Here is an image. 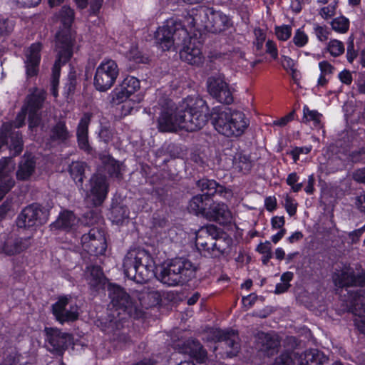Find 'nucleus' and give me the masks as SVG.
I'll return each instance as SVG.
<instances>
[{"mask_svg":"<svg viewBox=\"0 0 365 365\" xmlns=\"http://www.w3.org/2000/svg\"><path fill=\"white\" fill-rule=\"evenodd\" d=\"M174 265L179 267L178 275H181V279L183 284H185L196 277L198 267L190 260L179 257L174 259Z\"/></svg>","mask_w":365,"mask_h":365,"instance_id":"obj_29","label":"nucleus"},{"mask_svg":"<svg viewBox=\"0 0 365 365\" xmlns=\"http://www.w3.org/2000/svg\"><path fill=\"white\" fill-rule=\"evenodd\" d=\"M46 97V91L38 88H34L31 93L26 96L23 108L28 112L30 128L37 127L40 124V110L43 106Z\"/></svg>","mask_w":365,"mask_h":365,"instance_id":"obj_11","label":"nucleus"},{"mask_svg":"<svg viewBox=\"0 0 365 365\" xmlns=\"http://www.w3.org/2000/svg\"><path fill=\"white\" fill-rule=\"evenodd\" d=\"M86 168V163L78 161L73 162L69 165L68 172L73 180L79 187H82L83 185Z\"/></svg>","mask_w":365,"mask_h":365,"instance_id":"obj_41","label":"nucleus"},{"mask_svg":"<svg viewBox=\"0 0 365 365\" xmlns=\"http://www.w3.org/2000/svg\"><path fill=\"white\" fill-rule=\"evenodd\" d=\"M184 351L200 361H202L207 356L206 351L197 340H187L185 342Z\"/></svg>","mask_w":365,"mask_h":365,"instance_id":"obj_38","label":"nucleus"},{"mask_svg":"<svg viewBox=\"0 0 365 365\" xmlns=\"http://www.w3.org/2000/svg\"><path fill=\"white\" fill-rule=\"evenodd\" d=\"M81 244L83 250L91 255H103L107 247L103 230L98 227L90 229L88 233L81 236Z\"/></svg>","mask_w":365,"mask_h":365,"instance_id":"obj_12","label":"nucleus"},{"mask_svg":"<svg viewBox=\"0 0 365 365\" xmlns=\"http://www.w3.org/2000/svg\"><path fill=\"white\" fill-rule=\"evenodd\" d=\"M275 34L279 40L287 41L291 36L292 28L289 25L277 26L275 28Z\"/></svg>","mask_w":365,"mask_h":365,"instance_id":"obj_49","label":"nucleus"},{"mask_svg":"<svg viewBox=\"0 0 365 365\" xmlns=\"http://www.w3.org/2000/svg\"><path fill=\"white\" fill-rule=\"evenodd\" d=\"M46 346L47 349L58 356H62L73 339L72 335L57 329L46 328Z\"/></svg>","mask_w":365,"mask_h":365,"instance_id":"obj_14","label":"nucleus"},{"mask_svg":"<svg viewBox=\"0 0 365 365\" xmlns=\"http://www.w3.org/2000/svg\"><path fill=\"white\" fill-rule=\"evenodd\" d=\"M112 215L114 220L119 223L123 221V220L128 218V210L122 206H116L112 209Z\"/></svg>","mask_w":365,"mask_h":365,"instance_id":"obj_48","label":"nucleus"},{"mask_svg":"<svg viewBox=\"0 0 365 365\" xmlns=\"http://www.w3.org/2000/svg\"><path fill=\"white\" fill-rule=\"evenodd\" d=\"M217 235V228L216 226L211 225L202 227L197 235L196 245L210 255L214 238Z\"/></svg>","mask_w":365,"mask_h":365,"instance_id":"obj_27","label":"nucleus"},{"mask_svg":"<svg viewBox=\"0 0 365 365\" xmlns=\"http://www.w3.org/2000/svg\"><path fill=\"white\" fill-rule=\"evenodd\" d=\"M238 340L237 333L233 330L225 331L220 334L219 337L220 346L226 349L227 356H235L239 352L240 344Z\"/></svg>","mask_w":365,"mask_h":365,"instance_id":"obj_28","label":"nucleus"},{"mask_svg":"<svg viewBox=\"0 0 365 365\" xmlns=\"http://www.w3.org/2000/svg\"><path fill=\"white\" fill-rule=\"evenodd\" d=\"M174 259L164 262L159 273V279L168 286L182 285L181 275H178V267L174 265Z\"/></svg>","mask_w":365,"mask_h":365,"instance_id":"obj_23","label":"nucleus"},{"mask_svg":"<svg viewBox=\"0 0 365 365\" xmlns=\"http://www.w3.org/2000/svg\"><path fill=\"white\" fill-rule=\"evenodd\" d=\"M69 138V132L63 121H58L50 130L49 140L51 142L62 143Z\"/></svg>","mask_w":365,"mask_h":365,"instance_id":"obj_37","label":"nucleus"},{"mask_svg":"<svg viewBox=\"0 0 365 365\" xmlns=\"http://www.w3.org/2000/svg\"><path fill=\"white\" fill-rule=\"evenodd\" d=\"M118 74L119 69L115 61L104 60L96 68L93 85L96 90L106 91L113 86Z\"/></svg>","mask_w":365,"mask_h":365,"instance_id":"obj_7","label":"nucleus"},{"mask_svg":"<svg viewBox=\"0 0 365 365\" xmlns=\"http://www.w3.org/2000/svg\"><path fill=\"white\" fill-rule=\"evenodd\" d=\"M299 365H324L329 359L317 349L304 351L299 357Z\"/></svg>","mask_w":365,"mask_h":365,"instance_id":"obj_34","label":"nucleus"},{"mask_svg":"<svg viewBox=\"0 0 365 365\" xmlns=\"http://www.w3.org/2000/svg\"><path fill=\"white\" fill-rule=\"evenodd\" d=\"M86 280L91 288L98 290L104 286L106 277L101 268L97 265H93L87 268Z\"/></svg>","mask_w":365,"mask_h":365,"instance_id":"obj_33","label":"nucleus"},{"mask_svg":"<svg viewBox=\"0 0 365 365\" xmlns=\"http://www.w3.org/2000/svg\"><path fill=\"white\" fill-rule=\"evenodd\" d=\"M48 217L47 210L38 204H31L21 212L16 222L19 228L26 229L45 224Z\"/></svg>","mask_w":365,"mask_h":365,"instance_id":"obj_9","label":"nucleus"},{"mask_svg":"<svg viewBox=\"0 0 365 365\" xmlns=\"http://www.w3.org/2000/svg\"><path fill=\"white\" fill-rule=\"evenodd\" d=\"M157 118V128L161 133H175L180 130L178 110L170 99H165Z\"/></svg>","mask_w":365,"mask_h":365,"instance_id":"obj_10","label":"nucleus"},{"mask_svg":"<svg viewBox=\"0 0 365 365\" xmlns=\"http://www.w3.org/2000/svg\"><path fill=\"white\" fill-rule=\"evenodd\" d=\"M282 67L286 70V71H289L290 70L291 71H294V66H295V63L294 61L289 57L288 56H282Z\"/></svg>","mask_w":365,"mask_h":365,"instance_id":"obj_57","label":"nucleus"},{"mask_svg":"<svg viewBox=\"0 0 365 365\" xmlns=\"http://www.w3.org/2000/svg\"><path fill=\"white\" fill-rule=\"evenodd\" d=\"M266 53L269 54L274 59L277 58L278 57V51L276 46V43L271 40H268L266 42Z\"/></svg>","mask_w":365,"mask_h":365,"instance_id":"obj_54","label":"nucleus"},{"mask_svg":"<svg viewBox=\"0 0 365 365\" xmlns=\"http://www.w3.org/2000/svg\"><path fill=\"white\" fill-rule=\"evenodd\" d=\"M180 57L182 61L194 66H198L203 62L201 48L190 41L180 51Z\"/></svg>","mask_w":365,"mask_h":365,"instance_id":"obj_31","label":"nucleus"},{"mask_svg":"<svg viewBox=\"0 0 365 365\" xmlns=\"http://www.w3.org/2000/svg\"><path fill=\"white\" fill-rule=\"evenodd\" d=\"M207 88L210 95L218 102L227 105L233 102L229 85L221 75L209 77L207 80Z\"/></svg>","mask_w":365,"mask_h":365,"instance_id":"obj_13","label":"nucleus"},{"mask_svg":"<svg viewBox=\"0 0 365 365\" xmlns=\"http://www.w3.org/2000/svg\"><path fill=\"white\" fill-rule=\"evenodd\" d=\"M121 83L124 86L123 89L131 95L140 88V81L133 76L126 77Z\"/></svg>","mask_w":365,"mask_h":365,"instance_id":"obj_44","label":"nucleus"},{"mask_svg":"<svg viewBox=\"0 0 365 365\" xmlns=\"http://www.w3.org/2000/svg\"><path fill=\"white\" fill-rule=\"evenodd\" d=\"M68 299L66 297L60 298L58 302L52 305V312L57 321L61 324L64 322H73L78 317V307L76 305H70Z\"/></svg>","mask_w":365,"mask_h":365,"instance_id":"obj_20","label":"nucleus"},{"mask_svg":"<svg viewBox=\"0 0 365 365\" xmlns=\"http://www.w3.org/2000/svg\"><path fill=\"white\" fill-rule=\"evenodd\" d=\"M59 18L61 23L63 26V29L60 30L56 35V48H57V44L58 41V37L64 38L65 36L66 37H69L71 50L73 52V46H74V37L73 32L71 30V24L74 20V12L73 10L70 7L64 6L62 7L60 13Z\"/></svg>","mask_w":365,"mask_h":365,"instance_id":"obj_22","label":"nucleus"},{"mask_svg":"<svg viewBox=\"0 0 365 365\" xmlns=\"http://www.w3.org/2000/svg\"><path fill=\"white\" fill-rule=\"evenodd\" d=\"M294 110H292V112H290L287 115L281 118L279 120H274L273 123L275 125H278V126H281V127L284 126L289 121H291V120H292L294 119Z\"/></svg>","mask_w":365,"mask_h":365,"instance_id":"obj_56","label":"nucleus"},{"mask_svg":"<svg viewBox=\"0 0 365 365\" xmlns=\"http://www.w3.org/2000/svg\"><path fill=\"white\" fill-rule=\"evenodd\" d=\"M232 240L231 237L225 235H217L215 237L212 243L210 256L212 257H218L220 255L227 253L232 245Z\"/></svg>","mask_w":365,"mask_h":365,"instance_id":"obj_35","label":"nucleus"},{"mask_svg":"<svg viewBox=\"0 0 365 365\" xmlns=\"http://www.w3.org/2000/svg\"><path fill=\"white\" fill-rule=\"evenodd\" d=\"M299 177L296 173H290L287 179V183L292 187V189L294 192H299L303 187V183H297Z\"/></svg>","mask_w":365,"mask_h":365,"instance_id":"obj_52","label":"nucleus"},{"mask_svg":"<svg viewBox=\"0 0 365 365\" xmlns=\"http://www.w3.org/2000/svg\"><path fill=\"white\" fill-rule=\"evenodd\" d=\"M197 186L202 192L201 194L193 196L189 201L187 210L190 213L196 215H202L205 217L212 197H214L217 192H222V187L213 180L201 179L197 182Z\"/></svg>","mask_w":365,"mask_h":365,"instance_id":"obj_4","label":"nucleus"},{"mask_svg":"<svg viewBox=\"0 0 365 365\" xmlns=\"http://www.w3.org/2000/svg\"><path fill=\"white\" fill-rule=\"evenodd\" d=\"M292 41L295 46L302 47L305 46L308 41L307 35L300 29H297L294 35Z\"/></svg>","mask_w":365,"mask_h":365,"instance_id":"obj_51","label":"nucleus"},{"mask_svg":"<svg viewBox=\"0 0 365 365\" xmlns=\"http://www.w3.org/2000/svg\"><path fill=\"white\" fill-rule=\"evenodd\" d=\"M303 120L304 121H313L315 126L320 125V118L322 115L317 110H309L307 106H304L303 108Z\"/></svg>","mask_w":365,"mask_h":365,"instance_id":"obj_45","label":"nucleus"},{"mask_svg":"<svg viewBox=\"0 0 365 365\" xmlns=\"http://www.w3.org/2000/svg\"><path fill=\"white\" fill-rule=\"evenodd\" d=\"M210 8L198 7L192 9L184 16L185 26L190 28H196L197 30H205L208 31V23L210 20Z\"/></svg>","mask_w":365,"mask_h":365,"instance_id":"obj_17","label":"nucleus"},{"mask_svg":"<svg viewBox=\"0 0 365 365\" xmlns=\"http://www.w3.org/2000/svg\"><path fill=\"white\" fill-rule=\"evenodd\" d=\"M41 43H35L31 44L26 51L25 65L28 77H33L38 74L41 60Z\"/></svg>","mask_w":365,"mask_h":365,"instance_id":"obj_24","label":"nucleus"},{"mask_svg":"<svg viewBox=\"0 0 365 365\" xmlns=\"http://www.w3.org/2000/svg\"><path fill=\"white\" fill-rule=\"evenodd\" d=\"M180 130L193 132L202 128L209 118V108L200 97H188L178 108Z\"/></svg>","mask_w":365,"mask_h":365,"instance_id":"obj_3","label":"nucleus"},{"mask_svg":"<svg viewBox=\"0 0 365 365\" xmlns=\"http://www.w3.org/2000/svg\"><path fill=\"white\" fill-rule=\"evenodd\" d=\"M233 165L240 172L247 173L251 170L253 163L248 156L238 153L234 158Z\"/></svg>","mask_w":365,"mask_h":365,"instance_id":"obj_42","label":"nucleus"},{"mask_svg":"<svg viewBox=\"0 0 365 365\" xmlns=\"http://www.w3.org/2000/svg\"><path fill=\"white\" fill-rule=\"evenodd\" d=\"M123 85L120 83L113 91V99L115 98L118 103L123 102L131 96V94L127 93L126 90L123 89Z\"/></svg>","mask_w":365,"mask_h":365,"instance_id":"obj_50","label":"nucleus"},{"mask_svg":"<svg viewBox=\"0 0 365 365\" xmlns=\"http://www.w3.org/2000/svg\"><path fill=\"white\" fill-rule=\"evenodd\" d=\"M14 29V24L12 21L0 17V39L8 36Z\"/></svg>","mask_w":365,"mask_h":365,"instance_id":"obj_47","label":"nucleus"},{"mask_svg":"<svg viewBox=\"0 0 365 365\" xmlns=\"http://www.w3.org/2000/svg\"><path fill=\"white\" fill-rule=\"evenodd\" d=\"M108 292L111 303L117 310H122L128 317L134 319L140 317V311L138 309L130 295L123 288L116 284H109Z\"/></svg>","mask_w":365,"mask_h":365,"instance_id":"obj_8","label":"nucleus"},{"mask_svg":"<svg viewBox=\"0 0 365 365\" xmlns=\"http://www.w3.org/2000/svg\"><path fill=\"white\" fill-rule=\"evenodd\" d=\"M123 267L125 275L139 284L147 282L155 275V262L144 249L129 250L123 259Z\"/></svg>","mask_w":365,"mask_h":365,"instance_id":"obj_2","label":"nucleus"},{"mask_svg":"<svg viewBox=\"0 0 365 365\" xmlns=\"http://www.w3.org/2000/svg\"><path fill=\"white\" fill-rule=\"evenodd\" d=\"M187 36V30L180 23L170 19L165 25L158 28L155 32V38L163 51H168L174 44L180 45Z\"/></svg>","mask_w":365,"mask_h":365,"instance_id":"obj_5","label":"nucleus"},{"mask_svg":"<svg viewBox=\"0 0 365 365\" xmlns=\"http://www.w3.org/2000/svg\"><path fill=\"white\" fill-rule=\"evenodd\" d=\"M28 112L22 107L21 111L17 115L14 124L16 128H20L24 124L26 115Z\"/></svg>","mask_w":365,"mask_h":365,"instance_id":"obj_62","label":"nucleus"},{"mask_svg":"<svg viewBox=\"0 0 365 365\" xmlns=\"http://www.w3.org/2000/svg\"><path fill=\"white\" fill-rule=\"evenodd\" d=\"M297 204L294 202V200L287 195L284 200V207L290 216H293L296 214Z\"/></svg>","mask_w":365,"mask_h":365,"instance_id":"obj_53","label":"nucleus"},{"mask_svg":"<svg viewBox=\"0 0 365 365\" xmlns=\"http://www.w3.org/2000/svg\"><path fill=\"white\" fill-rule=\"evenodd\" d=\"M314 30H315V34H316L317 38L321 41H326L328 38L329 32L327 31V30L325 27L317 26L314 28Z\"/></svg>","mask_w":365,"mask_h":365,"instance_id":"obj_58","label":"nucleus"},{"mask_svg":"<svg viewBox=\"0 0 365 365\" xmlns=\"http://www.w3.org/2000/svg\"><path fill=\"white\" fill-rule=\"evenodd\" d=\"M328 51L331 56H339L344 52V43L336 39L331 40L328 44Z\"/></svg>","mask_w":365,"mask_h":365,"instance_id":"obj_46","label":"nucleus"},{"mask_svg":"<svg viewBox=\"0 0 365 365\" xmlns=\"http://www.w3.org/2000/svg\"><path fill=\"white\" fill-rule=\"evenodd\" d=\"M205 218L220 225H228L232 222V215L226 204L215 201L212 197L210 205L205 212Z\"/></svg>","mask_w":365,"mask_h":365,"instance_id":"obj_19","label":"nucleus"},{"mask_svg":"<svg viewBox=\"0 0 365 365\" xmlns=\"http://www.w3.org/2000/svg\"><path fill=\"white\" fill-rule=\"evenodd\" d=\"M340 81L346 85H350L352 82V76L349 71L344 70L339 74Z\"/></svg>","mask_w":365,"mask_h":365,"instance_id":"obj_59","label":"nucleus"},{"mask_svg":"<svg viewBox=\"0 0 365 365\" xmlns=\"http://www.w3.org/2000/svg\"><path fill=\"white\" fill-rule=\"evenodd\" d=\"M77 220L71 211L61 212L58 219L52 224L53 227L68 230L71 229L76 223Z\"/></svg>","mask_w":365,"mask_h":365,"instance_id":"obj_39","label":"nucleus"},{"mask_svg":"<svg viewBox=\"0 0 365 365\" xmlns=\"http://www.w3.org/2000/svg\"><path fill=\"white\" fill-rule=\"evenodd\" d=\"M285 220L283 216H275L272 218L271 224L273 229H282L284 225Z\"/></svg>","mask_w":365,"mask_h":365,"instance_id":"obj_60","label":"nucleus"},{"mask_svg":"<svg viewBox=\"0 0 365 365\" xmlns=\"http://www.w3.org/2000/svg\"><path fill=\"white\" fill-rule=\"evenodd\" d=\"M58 38L57 48H56L57 53L56 59L52 69L51 87H53V90L58 84L61 66L68 62L73 55L71 46H69L71 43L69 37L65 36L63 38Z\"/></svg>","mask_w":365,"mask_h":365,"instance_id":"obj_15","label":"nucleus"},{"mask_svg":"<svg viewBox=\"0 0 365 365\" xmlns=\"http://www.w3.org/2000/svg\"><path fill=\"white\" fill-rule=\"evenodd\" d=\"M210 115L216 130L227 137L242 135L250 124L243 112L224 106L214 107Z\"/></svg>","mask_w":365,"mask_h":365,"instance_id":"obj_1","label":"nucleus"},{"mask_svg":"<svg viewBox=\"0 0 365 365\" xmlns=\"http://www.w3.org/2000/svg\"><path fill=\"white\" fill-rule=\"evenodd\" d=\"M353 178L357 182L365 183V168L355 170L353 173Z\"/></svg>","mask_w":365,"mask_h":365,"instance_id":"obj_64","label":"nucleus"},{"mask_svg":"<svg viewBox=\"0 0 365 365\" xmlns=\"http://www.w3.org/2000/svg\"><path fill=\"white\" fill-rule=\"evenodd\" d=\"M100 138L108 143L113 139V132L108 128H102L99 132Z\"/></svg>","mask_w":365,"mask_h":365,"instance_id":"obj_55","label":"nucleus"},{"mask_svg":"<svg viewBox=\"0 0 365 365\" xmlns=\"http://www.w3.org/2000/svg\"><path fill=\"white\" fill-rule=\"evenodd\" d=\"M102 162L104 164L105 170L112 178L118 179L122 178V174L120 173V164L118 161L115 160L110 155H103L101 158Z\"/></svg>","mask_w":365,"mask_h":365,"instance_id":"obj_40","label":"nucleus"},{"mask_svg":"<svg viewBox=\"0 0 365 365\" xmlns=\"http://www.w3.org/2000/svg\"><path fill=\"white\" fill-rule=\"evenodd\" d=\"M349 26V21L344 16L335 18L331 21L332 29L339 33H346Z\"/></svg>","mask_w":365,"mask_h":365,"instance_id":"obj_43","label":"nucleus"},{"mask_svg":"<svg viewBox=\"0 0 365 365\" xmlns=\"http://www.w3.org/2000/svg\"><path fill=\"white\" fill-rule=\"evenodd\" d=\"M256 348L268 356L278 352L280 345L279 337L274 333L258 331L255 335Z\"/></svg>","mask_w":365,"mask_h":365,"instance_id":"obj_21","label":"nucleus"},{"mask_svg":"<svg viewBox=\"0 0 365 365\" xmlns=\"http://www.w3.org/2000/svg\"><path fill=\"white\" fill-rule=\"evenodd\" d=\"M91 117L92 115L91 113H84L80 120L76 130L78 147L88 153H90L92 150L88 142V126L91 123Z\"/></svg>","mask_w":365,"mask_h":365,"instance_id":"obj_26","label":"nucleus"},{"mask_svg":"<svg viewBox=\"0 0 365 365\" xmlns=\"http://www.w3.org/2000/svg\"><path fill=\"white\" fill-rule=\"evenodd\" d=\"M350 311L355 316V327L361 333L365 334V294L352 302Z\"/></svg>","mask_w":365,"mask_h":365,"instance_id":"obj_30","label":"nucleus"},{"mask_svg":"<svg viewBox=\"0 0 365 365\" xmlns=\"http://www.w3.org/2000/svg\"><path fill=\"white\" fill-rule=\"evenodd\" d=\"M276 361L284 365H290L292 362V355L287 351L282 353L280 356L276 359Z\"/></svg>","mask_w":365,"mask_h":365,"instance_id":"obj_61","label":"nucleus"},{"mask_svg":"<svg viewBox=\"0 0 365 365\" xmlns=\"http://www.w3.org/2000/svg\"><path fill=\"white\" fill-rule=\"evenodd\" d=\"M332 281L335 287L347 289L349 287H359L356 292L355 299L362 297L365 294V273L356 274L354 269L350 266H343L336 268L332 274Z\"/></svg>","mask_w":365,"mask_h":365,"instance_id":"obj_6","label":"nucleus"},{"mask_svg":"<svg viewBox=\"0 0 365 365\" xmlns=\"http://www.w3.org/2000/svg\"><path fill=\"white\" fill-rule=\"evenodd\" d=\"M36 168V161L31 155L24 154L21 158L16 171V178L24 181L30 178Z\"/></svg>","mask_w":365,"mask_h":365,"instance_id":"obj_32","label":"nucleus"},{"mask_svg":"<svg viewBox=\"0 0 365 365\" xmlns=\"http://www.w3.org/2000/svg\"><path fill=\"white\" fill-rule=\"evenodd\" d=\"M210 12L209 32L220 33L232 26V20L227 14L220 11H215L213 8H210Z\"/></svg>","mask_w":365,"mask_h":365,"instance_id":"obj_25","label":"nucleus"},{"mask_svg":"<svg viewBox=\"0 0 365 365\" xmlns=\"http://www.w3.org/2000/svg\"><path fill=\"white\" fill-rule=\"evenodd\" d=\"M257 250L262 254H269L272 252V245L269 241L265 242L264 243H260L257 248Z\"/></svg>","mask_w":365,"mask_h":365,"instance_id":"obj_63","label":"nucleus"},{"mask_svg":"<svg viewBox=\"0 0 365 365\" xmlns=\"http://www.w3.org/2000/svg\"><path fill=\"white\" fill-rule=\"evenodd\" d=\"M138 299L141 305L148 309L158 304L161 301V295L158 291L143 289L139 293Z\"/></svg>","mask_w":365,"mask_h":365,"instance_id":"obj_36","label":"nucleus"},{"mask_svg":"<svg viewBox=\"0 0 365 365\" xmlns=\"http://www.w3.org/2000/svg\"><path fill=\"white\" fill-rule=\"evenodd\" d=\"M30 245L29 237H17L13 235L4 236L0 240V253L13 256L26 250Z\"/></svg>","mask_w":365,"mask_h":365,"instance_id":"obj_18","label":"nucleus"},{"mask_svg":"<svg viewBox=\"0 0 365 365\" xmlns=\"http://www.w3.org/2000/svg\"><path fill=\"white\" fill-rule=\"evenodd\" d=\"M109 182L107 177L101 173H96L90 179V196L95 206L101 205L107 197Z\"/></svg>","mask_w":365,"mask_h":365,"instance_id":"obj_16","label":"nucleus"}]
</instances>
